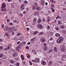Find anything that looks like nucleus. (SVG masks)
<instances>
[{
	"label": "nucleus",
	"instance_id": "f257e3e1",
	"mask_svg": "<svg viewBox=\"0 0 66 66\" xmlns=\"http://www.w3.org/2000/svg\"><path fill=\"white\" fill-rule=\"evenodd\" d=\"M64 40V38L62 37H60L58 40L56 41L57 43L58 44H61Z\"/></svg>",
	"mask_w": 66,
	"mask_h": 66
},
{
	"label": "nucleus",
	"instance_id": "f03ea898",
	"mask_svg": "<svg viewBox=\"0 0 66 66\" xmlns=\"http://www.w3.org/2000/svg\"><path fill=\"white\" fill-rule=\"evenodd\" d=\"M35 6H32V10H34L36 9L37 10H39L40 8H39V7H38V6H38L37 4L36 3L35 4Z\"/></svg>",
	"mask_w": 66,
	"mask_h": 66
},
{
	"label": "nucleus",
	"instance_id": "7ed1b4c3",
	"mask_svg": "<svg viewBox=\"0 0 66 66\" xmlns=\"http://www.w3.org/2000/svg\"><path fill=\"white\" fill-rule=\"evenodd\" d=\"M37 27L38 28H39V29H42L43 28V26L40 24H38Z\"/></svg>",
	"mask_w": 66,
	"mask_h": 66
},
{
	"label": "nucleus",
	"instance_id": "20e7f679",
	"mask_svg": "<svg viewBox=\"0 0 66 66\" xmlns=\"http://www.w3.org/2000/svg\"><path fill=\"white\" fill-rule=\"evenodd\" d=\"M6 7V5L4 3H2V5L1 6V8H5Z\"/></svg>",
	"mask_w": 66,
	"mask_h": 66
},
{
	"label": "nucleus",
	"instance_id": "39448f33",
	"mask_svg": "<svg viewBox=\"0 0 66 66\" xmlns=\"http://www.w3.org/2000/svg\"><path fill=\"white\" fill-rule=\"evenodd\" d=\"M12 55L13 57H16L17 56V53L16 52H15L13 53Z\"/></svg>",
	"mask_w": 66,
	"mask_h": 66
},
{
	"label": "nucleus",
	"instance_id": "423d86ee",
	"mask_svg": "<svg viewBox=\"0 0 66 66\" xmlns=\"http://www.w3.org/2000/svg\"><path fill=\"white\" fill-rule=\"evenodd\" d=\"M40 41L41 42H45L46 40H45V38H42L40 39Z\"/></svg>",
	"mask_w": 66,
	"mask_h": 66
},
{
	"label": "nucleus",
	"instance_id": "0eeeda50",
	"mask_svg": "<svg viewBox=\"0 0 66 66\" xmlns=\"http://www.w3.org/2000/svg\"><path fill=\"white\" fill-rule=\"evenodd\" d=\"M42 64L44 65H45L46 64V62L45 61H42Z\"/></svg>",
	"mask_w": 66,
	"mask_h": 66
},
{
	"label": "nucleus",
	"instance_id": "6e6552de",
	"mask_svg": "<svg viewBox=\"0 0 66 66\" xmlns=\"http://www.w3.org/2000/svg\"><path fill=\"white\" fill-rule=\"evenodd\" d=\"M13 21L14 22V23H19V21L18 20H15Z\"/></svg>",
	"mask_w": 66,
	"mask_h": 66
},
{
	"label": "nucleus",
	"instance_id": "1a4fd4ad",
	"mask_svg": "<svg viewBox=\"0 0 66 66\" xmlns=\"http://www.w3.org/2000/svg\"><path fill=\"white\" fill-rule=\"evenodd\" d=\"M42 21L41 20V19H39L38 20L37 22L38 23H41Z\"/></svg>",
	"mask_w": 66,
	"mask_h": 66
},
{
	"label": "nucleus",
	"instance_id": "9d476101",
	"mask_svg": "<svg viewBox=\"0 0 66 66\" xmlns=\"http://www.w3.org/2000/svg\"><path fill=\"white\" fill-rule=\"evenodd\" d=\"M38 33V31H36L35 32H34L32 34L33 35H35V34H36Z\"/></svg>",
	"mask_w": 66,
	"mask_h": 66
},
{
	"label": "nucleus",
	"instance_id": "9b49d317",
	"mask_svg": "<svg viewBox=\"0 0 66 66\" xmlns=\"http://www.w3.org/2000/svg\"><path fill=\"white\" fill-rule=\"evenodd\" d=\"M10 49V47L8 46L7 48H5L4 49V50L5 51H6L7 50H9V49Z\"/></svg>",
	"mask_w": 66,
	"mask_h": 66
},
{
	"label": "nucleus",
	"instance_id": "f8f14e48",
	"mask_svg": "<svg viewBox=\"0 0 66 66\" xmlns=\"http://www.w3.org/2000/svg\"><path fill=\"white\" fill-rule=\"evenodd\" d=\"M8 27L7 26H6L5 28H4V30H5L6 31H7V30H8Z\"/></svg>",
	"mask_w": 66,
	"mask_h": 66
},
{
	"label": "nucleus",
	"instance_id": "ddd939ff",
	"mask_svg": "<svg viewBox=\"0 0 66 66\" xmlns=\"http://www.w3.org/2000/svg\"><path fill=\"white\" fill-rule=\"evenodd\" d=\"M32 52L33 53L35 54H36L37 52L35 50H32Z\"/></svg>",
	"mask_w": 66,
	"mask_h": 66
},
{
	"label": "nucleus",
	"instance_id": "4468645a",
	"mask_svg": "<svg viewBox=\"0 0 66 66\" xmlns=\"http://www.w3.org/2000/svg\"><path fill=\"white\" fill-rule=\"evenodd\" d=\"M21 57L22 60L23 61V60H24L23 55H21Z\"/></svg>",
	"mask_w": 66,
	"mask_h": 66
},
{
	"label": "nucleus",
	"instance_id": "2eb2a0df",
	"mask_svg": "<svg viewBox=\"0 0 66 66\" xmlns=\"http://www.w3.org/2000/svg\"><path fill=\"white\" fill-rule=\"evenodd\" d=\"M35 62H39V59L38 58H37L35 60Z\"/></svg>",
	"mask_w": 66,
	"mask_h": 66
},
{
	"label": "nucleus",
	"instance_id": "dca6fc26",
	"mask_svg": "<svg viewBox=\"0 0 66 66\" xmlns=\"http://www.w3.org/2000/svg\"><path fill=\"white\" fill-rule=\"evenodd\" d=\"M48 49V48H47V47H44V48H43V50H44V51H46V50H47Z\"/></svg>",
	"mask_w": 66,
	"mask_h": 66
},
{
	"label": "nucleus",
	"instance_id": "f3484780",
	"mask_svg": "<svg viewBox=\"0 0 66 66\" xmlns=\"http://www.w3.org/2000/svg\"><path fill=\"white\" fill-rule=\"evenodd\" d=\"M55 36L56 37H59V36H60V34H55Z\"/></svg>",
	"mask_w": 66,
	"mask_h": 66
},
{
	"label": "nucleus",
	"instance_id": "a211bd4d",
	"mask_svg": "<svg viewBox=\"0 0 66 66\" xmlns=\"http://www.w3.org/2000/svg\"><path fill=\"white\" fill-rule=\"evenodd\" d=\"M36 21H37V20L36 19V18H34V21H33V22H34V23H35Z\"/></svg>",
	"mask_w": 66,
	"mask_h": 66
},
{
	"label": "nucleus",
	"instance_id": "6ab92c4d",
	"mask_svg": "<svg viewBox=\"0 0 66 66\" xmlns=\"http://www.w3.org/2000/svg\"><path fill=\"white\" fill-rule=\"evenodd\" d=\"M51 10L52 11V12H54L55 11V9H53V7H52L51 8Z\"/></svg>",
	"mask_w": 66,
	"mask_h": 66
},
{
	"label": "nucleus",
	"instance_id": "aec40b11",
	"mask_svg": "<svg viewBox=\"0 0 66 66\" xmlns=\"http://www.w3.org/2000/svg\"><path fill=\"white\" fill-rule=\"evenodd\" d=\"M52 51H53V50H52V49H51L50 50L48 51V53H51V52H52Z\"/></svg>",
	"mask_w": 66,
	"mask_h": 66
},
{
	"label": "nucleus",
	"instance_id": "412c9836",
	"mask_svg": "<svg viewBox=\"0 0 66 66\" xmlns=\"http://www.w3.org/2000/svg\"><path fill=\"white\" fill-rule=\"evenodd\" d=\"M55 29L56 30H57L58 31H59V30H60V29H59V28L57 27H55Z\"/></svg>",
	"mask_w": 66,
	"mask_h": 66
},
{
	"label": "nucleus",
	"instance_id": "4be33fe9",
	"mask_svg": "<svg viewBox=\"0 0 66 66\" xmlns=\"http://www.w3.org/2000/svg\"><path fill=\"white\" fill-rule=\"evenodd\" d=\"M10 62H11V63H12L13 64L15 62H14V61L13 60H10Z\"/></svg>",
	"mask_w": 66,
	"mask_h": 66
},
{
	"label": "nucleus",
	"instance_id": "5701e85b",
	"mask_svg": "<svg viewBox=\"0 0 66 66\" xmlns=\"http://www.w3.org/2000/svg\"><path fill=\"white\" fill-rule=\"evenodd\" d=\"M54 51L55 52H57V48L56 47L54 48Z\"/></svg>",
	"mask_w": 66,
	"mask_h": 66
},
{
	"label": "nucleus",
	"instance_id": "b1692460",
	"mask_svg": "<svg viewBox=\"0 0 66 66\" xmlns=\"http://www.w3.org/2000/svg\"><path fill=\"white\" fill-rule=\"evenodd\" d=\"M23 38H24V37H20V38H19V39H20V40H21L23 39Z\"/></svg>",
	"mask_w": 66,
	"mask_h": 66
},
{
	"label": "nucleus",
	"instance_id": "393cba45",
	"mask_svg": "<svg viewBox=\"0 0 66 66\" xmlns=\"http://www.w3.org/2000/svg\"><path fill=\"white\" fill-rule=\"evenodd\" d=\"M3 56V54H0V57L1 58Z\"/></svg>",
	"mask_w": 66,
	"mask_h": 66
},
{
	"label": "nucleus",
	"instance_id": "a878e982",
	"mask_svg": "<svg viewBox=\"0 0 66 66\" xmlns=\"http://www.w3.org/2000/svg\"><path fill=\"white\" fill-rule=\"evenodd\" d=\"M38 11H37L35 13V14H34L35 15H38Z\"/></svg>",
	"mask_w": 66,
	"mask_h": 66
},
{
	"label": "nucleus",
	"instance_id": "bb28decb",
	"mask_svg": "<svg viewBox=\"0 0 66 66\" xmlns=\"http://www.w3.org/2000/svg\"><path fill=\"white\" fill-rule=\"evenodd\" d=\"M24 3L25 4H27L28 3V1H24Z\"/></svg>",
	"mask_w": 66,
	"mask_h": 66
},
{
	"label": "nucleus",
	"instance_id": "cd10ccee",
	"mask_svg": "<svg viewBox=\"0 0 66 66\" xmlns=\"http://www.w3.org/2000/svg\"><path fill=\"white\" fill-rule=\"evenodd\" d=\"M61 28L62 29H64L65 28V27L63 26H61Z\"/></svg>",
	"mask_w": 66,
	"mask_h": 66
},
{
	"label": "nucleus",
	"instance_id": "c85d7f7f",
	"mask_svg": "<svg viewBox=\"0 0 66 66\" xmlns=\"http://www.w3.org/2000/svg\"><path fill=\"white\" fill-rule=\"evenodd\" d=\"M58 24H61V23H62V21H58Z\"/></svg>",
	"mask_w": 66,
	"mask_h": 66
},
{
	"label": "nucleus",
	"instance_id": "c756f323",
	"mask_svg": "<svg viewBox=\"0 0 66 66\" xmlns=\"http://www.w3.org/2000/svg\"><path fill=\"white\" fill-rule=\"evenodd\" d=\"M42 5H44V4H45V1H43L41 3Z\"/></svg>",
	"mask_w": 66,
	"mask_h": 66
},
{
	"label": "nucleus",
	"instance_id": "7c9ffc66",
	"mask_svg": "<svg viewBox=\"0 0 66 66\" xmlns=\"http://www.w3.org/2000/svg\"><path fill=\"white\" fill-rule=\"evenodd\" d=\"M44 34V32H40L39 34V35H42V34Z\"/></svg>",
	"mask_w": 66,
	"mask_h": 66
},
{
	"label": "nucleus",
	"instance_id": "2f4dec72",
	"mask_svg": "<svg viewBox=\"0 0 66 66\" xmlns=\"http://www.w3.org/2000/svg\"><path fill=\"white\" fill-rule=\"evenodd\" d=\"M16 66H18L19 65H20V63H17L16 64Z\"/></svg>",
	"mask_w": 66,
	"mask_h": 66
},
{
	"label": "nucleus",
	"instance_id": "473e14b6",
	"mask_svg": "<svg viewBox=\"0 0 66 66\" xmlns=\"http://www.w3.org/2000/svg\"><path fill=\"white\" fill-rule=\"evenodd\" d=\"M24 6V4H23L21 6V7L20 8V9H21L22 7H23V6Z\"/></svg>",
	"mask_w": 66,
	"mask_h": 66
},
{
	"label": "nucleus",
	"instance_id": "72a5a7b5",
	"mask_svg": "<svg viewBox=\"0 0 66 66\" xmlns=\"http://www.w3.org/2000/svg\"><path fill=\"white\" fill-rule=\"evenodd\" d=\"M49 63L50 65H52V61H50L49 62Z\"/></svg>",
	"mask_w": 66,
	"mask_h": 66
},
{
	"label": "nucleus",
	"instance_id": "f704fd0d",
	"mask_svg": "<svg viewBox=\"0 0 66 66\" xmlns=\"http://www.w3.org/2000/svg\"><path fill=\"white\" fill-rule=\"evenodd\" d=\"M46 46H47V44L46 43H45L43 44V46L44 47H47Z\"/></svg>",
	"mask_w": 66,
	"mask_h": 66
},
{
	"label": "nucleus",
	"instance_id": "c9c22d12",
	"mask_svg": "<svg viewBox=\"0 0 66 66\" xmlns=\"http://www.w3.org/2000/svg\"><path fill=\"white\" fill-rule=\"evenodd\" d=\"M3 49V47L1 46H0V50H2Z\"/></svg>",
	"mask_w": 66,
	"mask_h": 66
},
{
	"label": "nucleus",
	"instance_id": "e433bc0d",
	"mask_svg": "<svg viewBox=\"0 0 66 66\" xmlns=\"http://www.w3.org/2000/svg\"><path fill=\"white\" fill-rule=\"evenodd\" d=\"M29 64L30 65H32V63L30 61H29Z\"/></svg>",
	"mask_w": 66,
	"mask_h": 66
},
{
	"label": "nucleus",
	"instance_id": "4c0bfd02",
	"mask_svg": "<svg viewBox=\"0 0 66 66\" xmlns=\"http://www.w3.org/2000/svg\"><path fill=\"white\" fill-rule=\"evenodd\" d=\"M47 29L48 30H49V29H50V26H47Z\"/></svg>",
	"mask_w": 66,
	"mask_h": 66
},
{
	"label": "nucleus",
	"instance_id": "58836bf2",
	"mask_svg": "<svg viewBox=\"0 0 66 66\" xmlns=\"http://www.w3.org/2000/svg\"><path fill=\"white\" fill-rule=\"evenodd\" d=\"M26 48L27 50L29 49V46H26Z\"/></svg>",
	"mask_w": 66,
	"mask_h": 66
},
{
	"label": "nucleus",
	"instance_id": "ea45409f",
	"mask_svg": "<svg viewBox=\"0 0 66 66\" xmlns=\"http://www.w3.org/2000/svg\"><path fill=\"white\" fill-rule=\"evenodd\" d=\"M48 19L47 20V21H49L50 19V17H48Z\"/></svg>",
	"mask_w": 66,
	"mask_h": 66
},
{
	"label": "nucleus",
	"instance_id": "a19ab883",
	"mask_svg": "<svg viewBox=\"0 0 66 66\" xmlns=\"http://www.w3.org/2000/svg\"><path fill=\"white\" fill-rule=\"evenodd\" d=\"M12 33V34L13 35H14V34H15V32H14V31H11Z\"/></svg>",
	"mask_w": 66,
	"mask_h": 66
},
{
	"label": "nucleus",
	"instance_id": "79ce46f5",
	"mask_svg": "<svg viewBox=\"0 0 66 66\" xmlns=\"http://www.w3.org/2000/svg\"><path fill=\"white\" fill-rule=\"evenodd\" d=\"M7 22H10V19H7Z\"/></svg>",
	"mask_w": 66,
	"mask_h": 66
},
{
	"label": "nucleus",
	"instance_id": "37998d69",
	"mask_svg": "<svg viewBox=\"0 0 66 66\" xmlns=\"http://www.w3.org/2000/svg\"><path fill=\"white\" fill-rule=\"evenodd\" d=\"M6 11V9H5L4 10H2V12H5Z\"/></svg>",
	"mask_w": 66,
	"mask_h": 66
},
{
	"label": "nucleus",
	"instance_id": "c03bdc74",
	"mask_svg": "<svg viewBox=\"0 0 66 66\" xmlns=\"http://www.w3.org/2000/svg\"><path fill=\"white\" fill-rule=\"evenodd\" d=\"M61 51H62V52H64L65 51V49L62 48L61 50Z\"/></svg>",
	"mask_w": 66,
	"mask_h": 66
},
{
	"label": "nucleus",
	"instance_id": "a18cd8bd",
	"mask_svg": "<svg viewBox=\"0 0 66 66\" xmlns=\"http://www.w3.org/2000/svg\"><path fill=\"white\" fill-rule=\"evenodd\" d=\"M20 46H23V44L22 43H21L19 44Z\"/></svg>",
	"mask_w": 66,
	"mask_h": 66
},
{
	"label": "nucleus",
	"instance_id": "49530a36",
	"mask_svg": "<svg viewBox=\"0 0 66 66\" xmlns=\"http://www.w3.org/2000/svg\"><path fill=\"white\" fill-rule=\"evenodd\" d=\"M51 2H52V3H55V2L53 0H52V1H51Z\"/></svg>",
	"mask_w": 66,
	"mask_h": 66
},
{
	"label": "nucleus",
	"instance_id": "de8ad7c7",
	"mask_svg": "<svg viewBox=\"0 0 66 66\" xmlns=\"http://www.w3.org/2000/svg\"><path fill=\"white\" fill-rule=\"evenodd\" d=\"M12 50V52H15V50L13 49Z\"/></svg>",
	"mask_w": 66,
	"mask_h": 66
},
{
	"label": "nucleus",
	"instance_id": "09e8293b",
	"mask_svg": "<svg viewBox=\"0 0 66 66\" xmlns=\"http://www.w3.org/2000/svg\"><path fill=\"white\" fill-rule=\"evenodd\" d=\"M21 33H19L17 35V36H19V35H21Z\"/></svg>",
	"mask_w": 66,
	"mask_h": 66
},
{
	"label": "nucleus",
	"instance_id": "8fccbe9b",
	"mask_svg": "<svg viewBox=\"0 0 66 66\" xmlns=\"http://www.w3.org/2000/svg\"><path fill=\"white\" fill-rule=\"evenodd\" d=\"M57 17L58 18H59V19H61V16H59V15H58L57 16Z\"/></svg>",
	"mask_w": 66,
	"mask_h": 66
},
{
	"label": "nucleus",
	"instance_id": "3c124183",
	"mask_svg": "<svg viewBox=\"0 0 66 66\" xmlns=\"http://www.w3.org/2000/svg\"><path fill=\"white\" fill-rule=\"evenodd\" d=\"M26 42H23V43H22V44H23V45H25V44H26Z\"/></svg>",
	"mask_w": 66,
	"mask_h": 66
},
{
	"label": "nucleus",
	"instance_id": "603ef678",
	"mask_svg": "<svg viewBox=\"0 0 66 66\" xmlns=\"http://www.w3.org/2000/svg\"><path fill=\"white\" fill-rule=\"evenodd\" d=\"M63 32L64 33V34H65V33H66V31L65 30H63Z\"/></svg>",
	"mask_w": 66,
	"mask_h": 66
},
{
	"label": "nucleus",
	"instance_id": "864d4df0",
	"mask_svg": "<svg viewBox=\"0 0 66 66\" xmlns=\"http://www.w3.org/2000/svg\"><path fill=\"white\" fill-rule=\"evenodd\" d=\"M25 9V7H23V8H22L21 10V11H22V10H23V9Z\"/></svg>",
	"mask_w": 66,
	"mask_h": 66
},
{
	"label": "nucleus",
	"instance_id": "5fc2aeb1",
	"mask_svg": "<svg viewBox=\"0 0 66 66\" xmlns=\"http://www.w3.org/2000/svg\"><path fill=\"white\" fill-rule=\"evenodd\" d=\"M6 36H9V34H8V33H6Z\"/></svg>",
	"mask_w": 66,
	"mask_h": 66
},
{
	"label": "nucleus",
	"instance_id": "6e6d98bb",
	"mask_svg": "<svg viewBox=\"0 0 66 66\" xmlns=\"http://www.w3.org/2000/svg\"><path fill=\"white\" fill-rule=\"evenodd\" d=\"M64 58L66 57V56L65 55H63L62 56Z\"/></svg>",
	"mask_w": 66,
	"mask_h": 66
},
{
	"label": "nucleus",
	"instance_id": "4d7b16f0",
	"mask_svg": "<svg viewBox=\"0 0 66 66\" xmlns=\"http://www.w3.org/2000/svg\"><path fill=\"white\" fill-rule=\"evenodd\" d=\"M20 15L21 17H22V16H23V14L21 13L20 14Z\"/></svg>",
	"mask_w": 66,
	"mask_h": 66
},
{
	"label": "nucleus",
	"instance_id": "13d9d810",
	"mask_svg": "<svg viewBox=\"0 0 66 66\" xmlns=\"http://www.w3.org/2000/svg\"><path fill=\"white\" fill-rule=\"evenodd\" d=\"M61 48H64V45H62L61 46Z\"/></svg>",
	"mask_w": 66,
	"mask_h": 66
},
{
	"label": "nucleus",
	"instance_id": "bf43d9fd",
	"mask_svg": "<svg viewBox=\"0 0 66 66\" xmlns=\"http://www.w3.org/2000/svg\"><path fill=\"white\" fill-rule=\"evenodd\" d=\"M52 7H53H53H54V5L52 4Z\"/></svg>",
	"mask_w": 66,
	"mask_h": 66
},
{
	"label": "nucleus",
	"instance_id": "052dcab7",
	"mask_svg": "<svg viewBox=\"0 0 66 66\" xmlns=\"http://www.w3.org/2000/svg\"><path fill=\"white\" fill-rule=\"evenodd\" d=\"M20 43V41H19L17 43V44H18H18H19V43Z\"/></svg>",
	"mask_w": 66,
	"mask_h": 66
},
{
	"label": "nucleus",
	"instance_id": "680f3d73",
	"mask_svg": "<svg viewBox=\"0 0 66 66\" xmlns=\"http://www.w3.org/2000/svg\"><path fill=\"white\" fill-rule=\"evenodd\" d=\"M16 50H17V51H19V49H18V48H17V47H16Z\"/></svg>",
	"mask_w": 66,
	"mask_h": 66
},
{
	"label": "nucleus",
	"instance_id": "e2e57ef3",
	"mask_svg": "<svg viewBox=\"0 0 66 66\" xmlns=\"http://www.w3.org/2000/svg\"><path fill=\"white\" fill-rule=\"evenodd\" d=\"M18 48H19V49H21V46H18Z\"/></svg>",
	"mask_w": 66,
	"mask_h": 66
},
{
	"label": "nucleus",
	"instance_id": "0e129e2a",
	"mask_svg": "<svg viewBox=\"0 0 66 66\" xmlns=\"http://www.w3.org/2000/svg\"><path fill=\"white\" fill-rule=\"evenodd\" d=\"M9 24H10V25H13V23H9Z\"/></svg>",
	"mask_w": 66,
	"mask_h": 66
},
{
	"label": "nucleus",
	"instance_id": "69168bd1",
	"mask_svg": "<svg viewBox=\"0 0 66 66\" xmlns=\"http://www.w3.org/2000/svg\"><path fill=\"white\" fill-rule=\"evenodd\" d=\"M26 12L25 11H24L23 12V13L24 14H26Z\"/></svg>",
	"mask_w": 66,
	"mask_h": 66
},
{
	"label": "nucleus",
	"instance_id": "338daca9",
	"mask_svg": "<svg viewBox=\"0 0 66 66\" xmlns=\"http://www.w3.org/2000/svg\"><path fill=\"white\" fill-rule=\"evenodd\" d=\"M43 21H45V19L44 18L43 20Z\"/></svg>",
	"mask_w": 66,
	"mask_h": 66
},
{
	"label": "nucleus",
	"instance_id": "774afa93",
	"mask_svg": "<svg viewBox=\"0 0 66 66\" xmlns=\"http://www.w3.org/2000/svg\"><path fill=\"white\" fill-rule=\"evenodd\" d=\"M8 2H11L12 1V0H8Z\"/></svg>",
	"mask_w": 66,
	"mask_h": 66
}]
</instances>
